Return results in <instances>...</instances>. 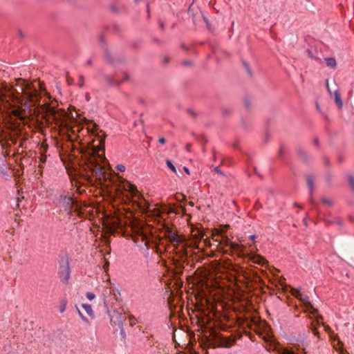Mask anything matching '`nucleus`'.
Returning a JSON list of instances; mask_svg holds the SVG:
<instances>
[{"instance_id": "1", "label": "nucleus", "mask_w": 354, "mask_h": 354, "mask_svg": "<svg viewBox=\"0 0 354 354\" xmlns=\"http://www.w3.org/2000/svg\"><path fill=\"white\" fill-rule=\"evenodd\" d=\"M21 87L24 104L21 107L14 108L11 113L21 120H26L32 114L42 113L45 114L48 122H54L57 125L64 126L66 124L68 113L63 109H56L53 102L49 103L48 96L44 90L38 91L36 86L25 80Z\"/></svg>"}, {"instance_id": "2", "label": "nucleus", "mask_w": 354, "mask_h": 354, "mask_svg": "<svg viewBox=\"0 0 354 354\" xmlns=\"http://www.w3.org/2000/svg\"><path fill=\"white\" fill-rule=\"evenodd\" d=\"M164 236L172 245L176 254L180 257L188 255V243L187 240L183 236L179 235L174 227L165 225Z\"/></svg>"}, {"instance_id": "3", "label": "nucleus", "mask_w": 354, "mask_h": 354, "mask_svg": "<svg viewBox=\"0 0 354 354\" xmlns=\"http://www.w3.org/2000/svg\"><path fill=\"white\" fill-rule=\"evenodd\" d=\"M88 133L90 132L91 134L97 135V136L100 137V144L102 142L104 143L105 136L103 133V135L101 136H100L98 133V127L97 125L95 123L91 124L89 126L87 127L86 129H84L79 125H75L73 127H70V129H68V137L71 140H82L80 139L81 134H83L84 132Z\"/></svg>"}, {"instance_id": "4", "label": "nucleus", "mask_w": 354, "mask_h": 354, "mask_svg": "<svg viewBox=\"0 0 354 354\" xmlns=\"http://www.w3.org/2000/svg\"><path fill=\"white\" fill-rule=\"evenodd\" d=\"M137 205V207L142 212H152L153 215L157 217L161 216L162 212L160 209L153 207L151 205H150L147 201H146L144 198H138V201H134Z\"/></svg>"}, {"instance_id": "5", "label": "nucleus", "mask_w": 354, "mask_h": 354, "mask_svg": "<svg viewBox=\"0 0 354 354\" xmlns=\"http://www.w3.org/2000/svg\"><path fill=\"white\" fill-rule=\"evenodd\" d=\"M291 292H292V294L295 297L299 299L300 300H301L304 302V304L306 308H307V310H309V309L313 310V311L310 312L311 313H316L317 311V309L314 308L313 305L308 301V296L303 295L297 289L293 288V289H292Z\"/></svg>"}, {"instance_id": "6", "label": "nucleus", "mask_w": 354, "mask_h": 354, "mask_svg": "<svg viewBox=\"0 0 354 354\" xmlns=\"http://www.w3.org/2000/svg\"><path fill=\"white\" fill-rule=\"evenodd\" d=\"M123 188L125 191L129 192L132 195L133 198L137 196L138 190L137 187L134 185L131 184L129 182H127L125 184L123 185Z\"/></svg>"}, {"instance_id": "7", "label": "nucleus", "mask_w": 354, "mask_h": 354, "mask_svg": "<svg viewBox=\"0 0 354 354\" xmlns=\"http://www.w3.org/2000/svg\"><path fill=\"white\" fill-rule=\"evenodd\" d=\"M60 203L66 205V207L70 209L72 204L73 203V199L71 196H61Z\"/></svg>"}, {"instance_id": "8", "label": "nucleus", "mask_w": 354, "mask_h": 354, "mask_svg": "<svg viewBox=\"0 0 354 354\" xmlns=\"http://www.w3.org/2000/svg\"><path fill=\"white\" fill-rule=\"evenodd\" d=\"M335 101L338 108L341 109L343 106V102L342 100L340 94L337 90H335L333 93Z\"/></svg>"}, {"instance_id": "9", "label": "nucleus", "mask_w": 354, "mask_h": 354, "mask_svg": "<svg viewBox=\"0 0 354 354\" xmlns=\"http://www.w3.org/2000/svg\"><path fill=\"white\" fill-rule=\"evenodd\" d=\"M325 61H326V64L327 66H328L331 68H335V67L337 66V62H336V60L335 58H333V57L326 58V59H325Z\"/></svg>"}, {"instance_id": "10", "label": "nucleus", "mask_w": 354, "mask_h": 354, "mask_svg": "<svg viewBox=\"0 0 354 354\" xmlns=\"http://www.w3.org/2000/svg\"><path fill=\"white\" fill-rule=\"evenodd\" d=\"M82 307L84 309L85 312L86 313V314L93 317V308L91 307V306L90 304H82Z\"/></svg>"}, {"instance_id": "11", "label": "nucleus", "mask_w": 354, "mask_h": 354, "mask_svg": "<svg viewBox=\"0 0 354 354\" xmlns=\"http://www.w3.org/2000/svg\"><path fill=\"white\" fill-rule=\"evenodd\" d=\"M10 91L7 89L6 86L3 87L2 90L0 91V106H1L4 102L5 93H9Z\"/></svg>"}, {"instance_id": "12", "label": "nucleus", "mask_w": 354, "mask_h": 354, "mask_svg": "<svg viewBox=\"0 0 354 354\" xmlns=\"http://www.w3.org/2000/svg\"><path fill=\"white\" fill-rule=\"evenodd\" d=\"M254 262L259 265H263L266 262V261L265 260L264 258H263L261 256H256L255 257H254Z\"/></svg>"}, {"instance_id": "13", "label": "nucleus", "mask_w": 354, "mask_h": 354, "mask_svg": "<svg viewBox=\"0 0 354 354\" xmlns=\"http://www.w3.org/2000/svg\"><path fill=\"white\" fill-rule=\"evenodd\" d=\"M313 183H314V180H313V177L308 176L307 178V185L310 189L311 194L313 193Z\"/></svg>"}, {"instance_id": "14", "label": "nucleus", "mask_w": 354, "mask_h": 354, "mask_svg": "<svg viewBox=\"0 0 354 354\" xmlns=\"http://www.w3.org/2000/svg\"><path fill=\"white\" fill-rule=\"evenodd\" d=\"M337 345L339 346V348H338L339 354H349L346 351L343 349V343L338 340ZM337 349V348H336Z\"/></svg>"}, {"instance_id": "15", "label": "nucleus", "mask_w": 354, "mask_h": 354, "mask_svg": "<svg viewBox=\"0 0 354 354\" xmlns=\"http://www.w3.org/2000/svg\"><path fill=\"white\" fill-rule=\"evenodd\" d=\"M166 164L167 165V167L173 171L174 172L175 174H176V167H174V165L171 163V162L169 160H166Z\"/></svg>"}, {"instance_id": "16", "label": "nucleus", "mask_w": 354, "mask_h": 354, "mask_svg": "<svg viewBox=\"0 0 354 354\" xmlns=\"http://www.w3.org/2000/svg\"><path fill=\"white\" fill-rule=\"evenodd\" d=\"M46 156L44 155H41L39 157V167L41 168L43 167V164H44L46 162Z\"/></svg>"}, {"instance_id": "17", "label": "nucleus", "mask_w": 354, "mask_h": 354, "mask_svg": "<svg viewBox=\"0 0 354 354\" xmlns=\"http://www.w3.org/2000/svg\"><path fill=\"white\" fill-rule=\"evenodd\" d=\"M348 183H349L350 185L351 186V187L354 190V178H353V176H351V175H349L348 176Z\"/></svg>"}, {"instance_id": "18", "label": "nucleus", "mask_w": 354, "mask_h": 354, "mask_svg": "<svg viewBox=\"0 0 354 354\" xmlns=\"http://www.w3.org/2000/svg\"><path fill=\"white\" fill-rule=\"evenodd\" d=\"M86 297L88 300H93L95 298V294L91 292H88L86 293Z\"/></svg>"}, {"instance_id": "19", "label": "nucleus", "mask_w": 354, "mask_h": 354, "mask_svg": "<svg viewBox=\"0 0 354 354\" xmlns=\"http://www.w3.org/2000/svg\"><path fill=\"white\" fill-rule=\"evenodd\" d=\"M76 309L77 310V313H78V315H80V317H81V319L85 322H88V320L83 315V314L81 313V311L80 310V309L76 307Z\"/></svg>"}, {"instance_id": "20", "label": "nucleus", "mask_w": 354, "mask_h": 354, "mask_svg": "<svg viewBox=\"0 0 354 354\" xmlns=\"http://www.w3.org/2000/svg\"><path fill=\"white\" fill-rule=\"evenodd\" d=\"M322 202L328 206H330L332 205V202L329 199L326 198H323L322 199Z\"/></svg>"}, {"instance_id": "21", "label": "nucleus", "mask_w": 354, "mask_h": 354, "mask_svg": "<svg viewBox=\"0 0 354 354\" xmlns=\"http://www.w3.org/2000/svg\"><path fill=\"white\" fill-rule=\"evenodd\" d=\"M281 354H296L292 351L288 349V348H283L281 351Z\"/></svg>"}, {"instance_id": "22", "label": "nucleus", "mask_w": 354, "mask_h": 354, "mask_svg": "<svg viewBox=\"0 0 354 354\" xmlns=\"http://www.w3.org/2000/svg\"><path fill=\"white\" fill-rule=\"evenodd\" d=\"M116 169H118V171L120 172H124L126 169L125 166H124L123 165H117Z\"/></svg>"}, {"instance_id": "23", "label": "nucleus", "mask_w": 354, "mask_h": 354, "mask_svg": "<svg viewBox=\"0 0 354 354\" xmlns=\"http://www.w3.org/2000/svg\"><path fill=\"white\" fill-rule=\"evenodd\" d=\"M229 245H230V247L232 249H234V250L237 249V248H238V247H239V245H238V244L234 243H232V242H230V243H229Z\"/></svg>"}, {"instance_id": "24", "label": "nucleus", "mask_w": 354, "mask_h": 354, "mask_svg": "<svg viewBox=\"0 0 354 354\" xmlns=\"http://www.w3.org/2000/svg\"><path fill=\"white\" fill-rule=\"evenodd\" d=\"M129 319H130V324H131V325H134V324H136V318H135L134 317H133V316H130V317H129Z\"/></svg>"}, {"instance_id": "25", "label": "nucleus", "mask_w": 354, "mask_h": 354, "mask_svg": "<svg viewBox=\"0 0 354 354\" xmlns=\"http://www.w3.org/2000/svg\"><path fill=\"white\" fill-rule=\"evenodd\" d=\"M65 270H66V277H65V281L66 282L68 281V276H69V268H68V267H66Z\"/></svg>"}, {"instance_id": "26", "label": "nucleus", "mask_w": 354, "mask_h": 354, "mask_svg": "<svg viewBox=\"0 0 354 354\" xmlns=\"http://www.w3.org/2000/svg\"><path fill=\"white\" fill-rule=\"evenodd\" d=\"M326 88H327L328 93H330V95H332V92H331L330 88H329V84H328V80L326 81Z\"/></svg>"}, {"instance_id": "27", "label": "nucleus", "mask_w": 354, "mask_h": 354, "mask_svg": "<svg viewBox=\"0 0 354 354\" xmlns=\"http://www.w3.org/2000/svg\"><path fill=\"white\" fill-rule=\"evenodd\" d=\"M214 171L218 174H221V175H224L223 173L220 170L219 167H214Z\"/></svg>"}, {"instance_id": "28", "label": "nucleus", "mask_w": 354, "mask_h": 354, "mask_svg": "<svg viewBox=\"0 0 354 354\" xmlns=\"http://www.w3.org/2000/svg\"><path fill=\"white\" fill-rule=\"evenodd\" d=\"M165 139L164 138H160L158 139V142L160 143L161 145H164L165 143Z\"/></svg>"}, {"instance_id": "29", "label": "nucleus", "mask_w": 354, "mask_h": 354, "mask_svg": "<svg viewBox=\"0 0 354 354\" xmlns=\"http://www.w3.org/2000/svg\"><path fill=\"white\" fill-rule=\"evenodd\" d=\"M190 148H191V145L190 144H187L186 146H185V149L187 151H190Z\"/></svg>"}, {"instance_id": "30", "label": "nucleus", "mask_w": 354, "mask_h": 354, "mask_svg": "<svg viewBox=\"0 0 354 354\" xmlns=\"http://www.w3.org/2000/svg\"><path fill=\"white\" fill-rule=\"evenodd\" d=\"M183 170L185 171V172L186 174H189V169H188L187 167H183Z\"/></svg>"}, {"instance_id": "31", "label": "nucleus", "mask_w": 354, "mask_h": 354, "mask_svg": "<svg viewBox=\"0 0 354 354\" xmlns=\"http://www.w3.org/2000/svg\"><path fill=\"white\" fill-rule=\"evenodd\" d=\"M65 308H66V304H64L62 306V308H61V310H60V312H61V313H63V312L65 310Z\"/></svg>"}, {"instance_id": "32", "label": "nucleus", "mask_w": 354, "mask_h": 354, "mask_svg": "<svg viewBox=\"0 0 354 354\" xmlns=\"http://www.w3.org/2000/svg\"><path fill=\"white\" fill-rule=\"evenodd\" d=\"M245 67L247 69V71L249 72V73H250V71L249 70V66H248V65L247 64H245Z\"/></svg>"}, {"instance_id": "33", "label": "nucleus", "mask_w": 354, "mask_h": 354, "mask_svg": "<svg viewBox=\"0 0 354 354\" xmlns=\"http://www.w3.org/2000/svg\"><path fill=\"white\" fill-rule=\"evenodd\" d=\"M183 64H184V65H188V64H190V62H189V61H185V62H183Z\"/></svg>"}, {"instance_id": "34", "label": "nucleus", "mask_w": 354, "mask_h": 354, "mask_svg": "<svg viewBox=\"0 0 354 354\" xmlns=\"http://www.w3.org/2000/svg\"><path fill=\"white\" fill-rule=\"evenodd\" d=\"M314 334L317 336H319V333L315 329L313 331Z\"/></svg>"}, {"instance_id": "35", "label": "nucleus", "mask_w": 354, "mask_h": 354, "mask_svg": "<svg viewBox=\"0 0 354 354\" xmlns=\"http://www.w3.org/2000/svg\"><path fill=\"white\" fill-rule=\"evenodd\" d=\"M254 238H255V236H254V235H252V236H250V239H251L252 240H254Z\"/></svg>"}, {"instance_id": "36", "label": "nucleus", "mask_w": 354, "mask_h": 354, "mask_svg": "<svg viewBox=\"0 0 354 354\" xmlns=\"http://www.w3.org/2000/svg\"><path fill=\"white\" fill-rule=\"evenodd\" d=\"M37 86L41 89V86L39 82L37 83Z\"/></svg>"}, {"instance_id": "37", "label": "nucleus", "mask_w": 354, "mask_h": 354, "mask_svg": "<svg viewBox=\"0 0 354 354\" xmlns=\"http://www.w3.org/2000/svg\"><path fill=\"white\" fill-rule=\"evenodd\" d=\"M302 352L305 354V353H306V349H305V348H303V349H302Z\"/></svg>"}, {"instance_id": "38", "label": "nucleus", "mask_w": 354, "mask_h": 354, "mask_svg": "<svg viewBox=\"0 0 354 354\" xmlns=\"http://www.w3.org/2000/svg\"><path fill=\"white\" fill-rule=\"evenodd\" d=\"M202 237H203V235H202V234H199V235H198V238H199V239H201V238H202Z\"/></svg>"}, {"instance_id": "39", "label": "nucleus", "mask_w": 354, "mask_h": 354, "mask_svg": "<svg viewBox=\"0 0 354 354\" xmlns=\"http://www.w3.org/2000/svg\"><path fill=\"white\" fill-rule=\"evenodd\" d=\"M100 150V149H99L97 151L94 150V152H95V153L98 152Z\"/></svg>"}, {"instance_id": "40", "label": "nucleus", "mask_w": 354, "mask_h": 354, "mask_svg": "<svg viewBox=\"0 0 354 354\" xmlns=\"http://www.w3.org/2000/svg\"><path fill=\"white\" fill-rule=\"evenodd\" d=\"M307 1H310V0H306Z\"/></svg>"}]
</instances>
